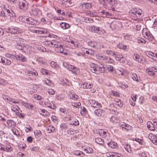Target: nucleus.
Returning <instances> with one entry per match:
<instances>
[{
  "label": "nucleus",
  "instance_id": "f257e3e1",
  "mask_svg": "<svg viewBox=\"0 0 157 157\" xmlns=\"http://www.w3.org/2000/svg\"><path fill=\"white\" fill-rule=\"evenodd\" d=\"M142 10L138 9H132L129 12V15L134 17H140L143 16Z\"/></svg>",
  "mask_w": 157,
  "mask_h": 157
},
{
  "label": "nucleus",
  "instance_id": "f03ea898",
  "mask_svg": "<svg viewBox=\"0 0 157 157\" xmlns=\"http://www.w3.org/2000/svg\"><path fill=\"white\" fill-rule=\"evenodd\" d=\"M89 30L92 32H94L99 34H103L104 31L100 27L94 26H91Z\"/></svg>",
  "mask_w": 157,
  "mask_h": 157
},
{
  "label": "nucleus",
  "instance_id": "7ed1b4c3",
  "mask_svg": "<svg viewBox=\"0 0 157 157\" xmlns=\"http://www.w3.org/2000/svg\"><path fill=\"white\" fill-rule=\"evenodd\" d=\"M6 30V32L11 34H18L21 32L19 29L15 27L8 28Z\"/></svg>",
  "mask_w": 157,
  "mask_h": 157
},
{
  "label": "nucleus",
  "instance_id": "20e7f679",
  "mask_svg": "<svg viewBox=\"0 0 157 157\" xmlns=\"http://www.w3.org/2000/svg\"><path fill=\"white\" fill-rule=\"evenodd\" d=\"M67 68H68L69 70L71 71L72 73L75 75L79 74L80 72V70L79 68L70 64L67 65Z\"/></svg>",
  "mask_w": 157,
  "mask_h": 157
},
{
  "label": "nucleus",
  "instance_id": "39448f33",
  "mask_svg": "<svg viewBox=\"0 0 157 157\" xmlns=\"http://www.w3.org/2000/svg\"><path fill=\"white\" fill-rule=\"evenodd\" d=\"M27 24L33 25H38L39 22L35 18H33L31 17H28Z\"/></svg>",
  "mask_w": 157,
  "mask_h": 157
},
{
  "label": "nucleus",
  "instance_id": "423d86ee",
  "mask_svg": "<svg viewBox=\"0 0 157 157\" xmlns=\"http://www.w3.org/2000/svg\"><path fill=\"white\" fill-rule=\"evenodd\" d=\"M27 2L25 0H21L19 3L18 8L19 9L24 10L26 8Z\"/></svg>",
  "mask_w": 157,
  "mask_h": 157
},
{
  "label": "nucleus",
  "instance_id": "0eeeda50",
  "mask_svg": "<svg viewBox=\"0 0 157 157\" xmlns=\"http://www.w3.org/2000/svg\"><path fill=\"white\" fill-rule=\"evenodd\" d=\"M0 149L1 150H3L7 151H11L13 150V148L11 147V146L8 144H7L6 145H0Z\"/></svg>",
  "mask_w": 157,
  "mask_h": 157
},
{
  "label": "nucleus",
  "instance_id": "6e6552de",
  "mask_svg": "<svg viewBox=\"0 0 157 157\" xmlns=\"http://www.w3.org/2000/svg\"><path fill=\"white\" fill-rule=\"evenodd\" d=\"M10 39L13 41H15L16 42L17 44L20 43L21 41L23 42L24 39L22 38L16 36H11L10 37Z\"/></svg>",
  "mask_w": 157,
  "mask_h": 157
},
{
  "label": "nucleus",
  "instance_id": "1a4fd4ad",
  "mask_svg": "<svg viewBox=\"0 0 157 157\" xmlns=\"http://www.w3.org/2000/svg\"><path fill=\"white\" fill-rule=\"evenodd\" d=\"M51 47H53L55 48H57L58 52L60 53H62L63 52V48L62 47V46L60 44L56 43L54 44V46H51Z\"/></svg>",
  "mask_w": 157,
  "mask_h": 157
},
{
  "label": "nucleus",
  "instance_id": "9d476101",
  "mask_svg": "<svg viewBox=\"0 0 157 157\" xmlns=\"http://www.w3.org/2000/svg\"><path fill=\"white\" fill-rule=\"evenodd\" d=\"M83 9H89L92 7V5L89 3H81L80 5Z\"/></svg>",
  "mask_w": 157,
  "mask_h": 157
},
{
  "label": "nucleus",
  "instance_id": "9b49d317",
  "mask_svg": "<svg viewBox=\"0 0 157 157\" xmlns=\"http://www.w3.org/2000/svg\"><path fill=\"white\" fill-rule=\"evenodd\" d=\"M1 62H2L3 65L9 66L11 64V61L6 58L5 57H2V58L1 59Z\"/></svg>",
  "mask_w": 157,
  "mask_h": 157
},
{
  "label": "nucleus",
  "instance_id": "f8f14e48",
  "mask_svg": "<svg viewBox=\"0 0 157 157\" xmlns=\"http://www.w3.org/2000/svg\"><path fill=\"white\" fill-rule=\"evenodd\" d=\"M44 104L45 106L52 109H54L56 108V106L52 102H48V101H45L44 102Z\"/></svg>",
  "mask_w": 157,
  "mask_h": 157
},
{
  "label": "nucleus",
  "instance_id": "ddd939ff",
  "mask_svg": "<svg viewBox=\"0 0 157 157\" xmlns=\"http://www.w3.org/2000/svg\"><path fill=\"white\" fill-rule=\"evenodd\" d=\"M16 60H21L24 62L27 60V58L21 54H19L18 55H16Z\"/></svg>",
  "mask_w": 157,
  "mask_h": 157
},
{
  "label": "nucleus",
  "instance_id": "4468645a",
  "mask_svg": "<svg viewBox=\"0 0 157 157\" xmlns=\"http://www.w3.org/2000/svg\"><path fill=\"white\" fill-rule=\"evenodd\" d=\"M97 71L96 73L100 72L103 73L105 71L104 67L101 64L97 65V67H96Z\"/></svg>",
  "mask_w": 157,
  "mask_h": 157
},
{
  "label": "nucleus",
  "instance_id": "2eb2a0df",
  "mask_svg": "<svg viewBox=\"0 0 157 157\" xmlns=\"http://www.w3.org/2000/svg\"><path fill=\"white\" fill-rule=\"evenodd\" d=\"M71 0H62V5L65 6L66 7L69 6L71 4Z\"/></svg>",
  "mask_w": 157,
  "mask_h": 157
},
{
  "label": "nucleus",
  "instance_id": "dca6fc26",
  "mask_svg": "<svg viewBox=\"0 0 157 157\" xmlns=\"http://www.w3.org/2000/svg\"><path fill=\"white\" fill-rule=\"evenodd\" d=\"M145 37L146 39L148 40L149 41H151L154 38L152 35L150 33V32L148 31L145 32Z\"/></svg>",
  "mask_w": 157,
  "mask_h": 157
},
{
  "label": "nucleus",
  "instance_id": "f3484780",
  "mask_svg": "<svg viewBox=\"0 0 157 157\" xmlns=\"http://www.w3.org/2000/svg\"><path fill=\"white\" fill-rule=\"evenodd\" d=\"M107 156L109 157H123L121 154L115 152L110 153V154H108Z\"/></svg>",
  "mask_w": 157,
  "mask_h": 157
},
{
  "label": "nucleus",
  "instance_id": "a211bd4d",
  "mask_svg": "<svg viewBox=\"0 0 157 157\" xmlns=\"http://www.w3.org/2000/svg\"><path fill=\"white\" fill-rule=\"evenodd\" d=\"M81 50L84 53H86L88 54L92 55L93 53V52L91 50L88 49L87 48H81Z\"/></svg>",
  "mask_w": 157,
  "mask_h": 157
},
{
  "label": "nucleus",
  "instance_id": "6ab92c4d",
  "mask_svg": "<svg viewBox=\"0 0 157 157\" xmlns=\"http://www.w3.org/2000/svg\"><path fill=\"white\" fill-rule=\"evenodd\" d=\"M90 69L91 72L93 73H96L97 71L96 67H97V64L91 63L90 64Z\"/></svg>",
  "mask_w": 157,
  "mask_h": 157
},
{
  "label": "nucleus",
  "instance_id": "aec40b11",
  "mask_svg": "<svg viewBox=\"0 0 157 157\" xmlns=\"http://www.w3.org/2000/svg\"><path fill=\"white\" fill-rule=\"evenodd\" d=\"M110 6H116L117 4V0H104Z\"/></svg>",
  "mask_w": 157,
  "mask_h": 157
},
{
  "label": "nucleus",
  "instance_id": "412c9836",
  "mask_svg": "<svg viewBox=\"0 0 157 157\" xmlns=\"http://www.w3.org/2000/svg\"><path fill=\"white\" fill-rule=\"evenodd\" d=\"M69 43L71 44V45L75 47L79 48L81 47V45L76 41H74L72 40H71Z\"/></svg>",
  "mask_w": 157,
  "mask_h": 157
},
{
  "label": "nucleus",
  "instance_id": "4be33fe9",
  "mask_svg": "<svg viewBox=\"0 0 157 157\" xmlns=\"http://www.w3.org/2000/svg\"><path fill=\"white\" fill-rule=\"evenodd\" d=\"M104 112L103 110L99 109H95L94 111V113L96 116L100 117L102 115V114Z\"/></svg>",
  "mask_w": 157,
  "mask_h": 157
},
{
  "label": "nucleus",
  "instance_id": "5701e85b",
  "mask_svg": "<svg viewBox=\"0 0 157 157\" xmlns=\"http://www.w3.org/2000/svg\"><path fill=\"white\" fill-rule=\"evenodd\" d=\"M110 121L113 123H117L119 122V119L115 116H113L110 118Z\"/></svg>",
  "mask_w": 157,
  "mask_h": 157
},
{
  "label": "nucleus",
  "instance_id": "b1692460",
  "mask_svg": "<svg viewBox=\"0 0 157 157\" xmlns=\"http://www.w3.org/2000/svg\"><path fill=\"white\" fill-rule=\"evenodd\" d=\"M21 103L25 107L29 109H32L33 108V105L30 104V103L24 102L23 101H21Z\"/></svg>",
  "mask_w": 157,
  "mask_h": 157
},
{
  "label": "nucleus",
  "instance_id": "393cba45",
  "mask_svg": "<svg viewBox=\"0 0 157 157\" xmlns=\"http://www.w3.org/2000/svg\"><path fill=\"white\" fill-rule=\"evenodd\" d=\"M147 125L149 130L151 131H154L155 130V127L151 121H149L147 122Z\"/></svg>",
  "mask_w": 157,
  "mask_h": 157
},
{
  "label": "nucleus",
  "instance_id": "a878e982",
  "mask_svg": "<svg viewBox=\"0 0 157 157\" xmlns=\"http://www.w3.org/2000/svg\"><path fill=\"white\" fill-rule=\"evenodd\" d=\"M38 112L40 115L44 117L47 116V114L48 113L44 109H39L38 110Z\"/></svg>",
  "mask_w": 157,
  "mask_h": 157
},
{
  "label": "nucleus",
  "instance_id": "bb28decb",
  "mask_svg": "<svg viewBox=\"0 0 157 157\" xmlns=\"http://www.w3.org/2000/svg\"><path fill=\"white\" fill-rule=\"evenodd\" d=\"M152 70L151 67L148 69L146 70V72L150 76H156V74L153 71H152Z\"/></svg>",
  "mask_w": 157,
  "mask_h": 157
},
{
  "label": "nucleus",
  "instance_id": "cd10ccee",
  "mask_svg": "<svg viewBox=\"0 0 157 157\" xmlns=\"http://www.w3.org/2000/svg\"><path fill=\"white\" fill-rule=\"evenodd\" d=\"M60 26L61 28L64 29H68L70 27L69 24L64 22L61 23Z\"/></svg>",
  "mask_w": 157,
  "mask_h": 157
},
{
  "label": "nucleus",
  "instance_id": "c85d7f7f",
  "mask_svg": "<svg viewBox=\"0 0 157 157\" xmlns=\"http://www.w3.org/2000/svg\"><path fill=\"white\" fill-rule=\"evenodd\" d=\"M133 58L139 63L141 62L142 60V59L138 54H135L133 55Z\"/></svg>",
  "mask_w": 157,
  "mask_h": 157
},
{
  "label": "nucleus",
  "instance_id": "c756f323",
  "mask_svg": "<svg viewBox=\"0 0 157 157\" xmlns=\"http://www.w3.org/2000/svg\"><path fill=\"white\" fill-rule=\"evenodd\" d=\"M123 145L125 150L127 151L128 152L131 153V152L132 150L130 145L127 143L123 144Z\"/></svg>",
  "mask_w": 157,
  "mask_h": 157
},
{
  "label": "nucleus",
  "instance_id": "7c9ffc66",
  "mask_svg": "<svg viewBox=\"0 0 157 157\" xmlns=\"http://www.w3.org/2000/svg\"><path fill=\"white\" fill-rule=\"evenodd\" d=\"M25 73L26 75L29 76H31V75L36 76L38 74L36 72H34L30 70H27L25 72Z\"/></svg>",
  "mask_w": 157,
  "mask_h": 157
},
{
  "label": "nucleus",
  "instance_id": "2f4dec72",
  "mask_svg": "<svg viewBox=\"0 0 157 157\" xmlns=\"http://www.w3.org/2000/svg\"><path fill=\"white\" fill-rule=\"evenodd\" d=\"M8 15L10 17H14L15 16V13L11 10L6 9Z\"/></svg>",
  "mask_w": 157,
  "mask_h": 157
},
{
  "label": "nucleus",
  "instance_id": "473e14b6",
  "mask_svg": "<svg viewBox=\"0 0 157 157\" xmlns=\"http://www.w3.org/2000/svg\"><path fill=\"white\" fill-rule=\"evenodd\" d=\"M6 15L4 11L2 10L0 12V19L1 20L4 21L6 19Z\"/></svg>",
  "mask_w": 157,
  "mask_h": 157
},
{
  "label": "nucleus",
  "instance_id": "72a5a7b5",
  "mask_svg": "<svg viewBox=\"0 0 157 157\" xmlns=\"http://www.w3.org/2000/svg\"><path fill=\"white\" fill-rule=\"evenodd\" d=\"M28 17L25 16H21L19 17V20L24 23L27 24Z\"/></svg>",
  "mask_w": 157,
  "mask_h": 157
},
{
  "label": "nucleus",
  "instance_id": "f704fd0d",
  "mask_svg": "<svg viewBox=\"0 0 157 157\" xmlns=\"http://www.w3.org/2000/svg\"><path fill=\"white\" fill-rule=\"evenodd\" d=\"M7 124L10 126L14 127L15 125V122L13 120H9L7 121Z\"/></svg>",
  "mask_w": 157,
  "mask_h": 157
},
{
  "label": "nucleus",
  "instance_id": "c9c22d12",
  "mask_svg": "<svg viewBox=\"0 0 157 157\" xmlns=\"http://www.w3.org/2000/svg\"><path fill=\"white\" fill-rule=\"evenodd\" d=\"M55 130V128L52 125H49L47 129V131L48 133L54 132Z\"/></svg>",
  "mask_w": 157,
  "mask_h": 157
},
{
  "label": "nucleus",
  "instance_id": "e433bc0d",
  "mask_svg": "<svg viewBox=\"0 0 157 157\" xmlns=\"http://www.w3.org/2000/svg\"><path fill=\"white\" fill-rule=\"evenodd\" d=\"M95 142L100 145H103L104 141L103 140L100 138H98L95 139Z\"/></svg>",
  "mask_w": 157,
  "mask_h": 157
},
{
  "label": "nucleus",
  "instance_id": "4c0bfd02",
  "mask_svg": "<svg viewBox=\"0 0 157 157\" xmlns=\"http://www.w3.org/2000/svg\"><path fill=\"white\" fill-rule=\"evenodd\" d=\"M132 77L133 80L136 81L137 82H139V79H140L139 76H137L135 73H133L132 74Z\"/></svg>",
  "mask_w": 157,
  "mask_h": 157
},
{
  "label": "nucleus",
  "instance_id": "58836bf2",
  "mask_svg": "<svg viewBox=\"0 0 157 157\" xmlns=\"http://www.w3.org/2000/svg\"><path fill=\"white\" fill-rule=\"evenodd\" d=\"M107 144L109 146L112 148H115L117 145V143L114 142H110L108 143Z\"/></svg>",
  "mask_w": 157,
  "mask_h": 157
},
{
  "label": "nucleus",
  "instance_id": "ea45409f",
  "mask_svg": "<svg viewBox=\"0 0 157 157\" xmlns=\"http://www.w3.org/2000/svg\"><path fill=\"white\" fill-rule=\"evenodd\" d=\"M88 45L93 48L96 47L98 45V43L97 42L91 41L88 43Z\"/></svg>",
  "mask_w": 157,
  "mask_h": 157
},
{
  "label": "nucleus",
  "instance_id": "a19ab883",
  "mask_svg": "<svg viewBox=\"0 0 157 157\" xmlns=\"http://www.w3.org/2000/svg\"><path fill=\"white\" fill-rule=\"evenodd\" d=\"M98 132L97 133H99L100 136L102 137H105V135L106 134V132L104 131L102 129H100L98 131Z\"/></svg>",
  "mask_w": 157,
  "mask_h": 157
},
{
  "label": "nucleus",
  "instance_id": "79ce46f5",
  "mask_svg": "<svg viewBox=\"0 0 157 157\" xmlns=\"http://www.w3.org/2000/svg\"><path fill=\"white\" fill-rule=\"evenodd\" d=\"M16 47L18 50H22L24 48L23 45L21 42L20 43L17 44Z\"/></svg>",
  "mask_w": 157,
  "mask_h": 157
},
{
  "label": "nucleus",
  "instance_id": "37998d69",
  "mask_svg": "<svg viewBox=\"0 0 157 157\" xmlns=\"http://www.w3.org/2000/svg\"><path fill=\"white\" fill-rule=\"evenodd\" d=\"M105 59V62H107L108 63H111L114 62V60L112 59L110 57L106 56L105 57H104Z\"/></svg>",
  "mask_w": 157,
  "mask_h": 157
},
{
  "label": "nucleus",
  "instance_id": "c03bdc74",
  "mask_svg": "<svg viewBox=\"0 0 157 157\" xmlns=\"http://www.w3.org/2000/svg\"><path fill=\"white\" fill-rule=\"evenodd\" d=\"M123 58H124V57L122 55L117 54L115 57L116 60L119 61H120L121 59Z\"/></svg>",
  "mask_w": 157,
  "mask_h": 157
},
{
  "label": "nucleus",
  "instance_id": "a18cd8bd",
  "mask_svg": "<svg viewBox=\"0 0 157 157\" xmlns=\"http://www.w3.org/2000/svg\"><path fill=\"white\" fill-rule=\"evenodd\" d=\"M55 10L59 14H60L63 15L65 16V12L64 10H61L60 9H58L57 10L56 8L55 9Z\"/></svg>",
  "mask_w": 157,
  "mask_h": 157
},
{
  "label": "nucleus",
  "instance_id": "49530a36",
  "mask_svg": "<svg viewBox=\"0 0 157 157\" xmlns=\"http://www.w3.org/2000/svg\"><path fill=\"white\" fill-rule=\"evenodd\" d=\"M117 47L120 49H122L123 50H125L127 48V46L126 45H124L122 43H120L117 45Z\"/></svg>",
  "mask_w": 157,
  "mask_h": 157
},
{
  "label": "nucleus",
  "instance_id": "de8ad7c7",
  "mask_svg": "<svg viewBox=\"0 0 157 157\" xmlns=\"http://www.w3.org/2000/svg\"><path fill=\"white\" fill-rule=\"evenodd\" d=\"M11 110L13 112H16L19 109V108L18 106L16 105H12L11 108Z\"/></svg>",
  "mask_w": 157,
  "mask_h": 157
},
{
  "label": "nucleus",
  "instance_id": "09e8293b",
  "mask_svg": "<svg viewBox=\"0 0 157 157\" xmlns=\"http://www.w3.org/2000/svg\"><path fill=\"white\" fill-rule=\"evenodd\" d=\"M35 135H36L38 137H40L41 136L42 133L40 131L38 130H36L34 132Z\"/></svg>",
  "mask_w": 157,
  "mask_h": 157
},
{
  "label": "nucleus",
  "instance_id": "8fccbe9b",
  "mask_svg": "<svg viewBox=\"0 0 157 157\" xmlns=\"http://www.w3.org/2000/svg\"><path fill=\"white\" fill-rule=\"evenodd\" d=\"M84 151H85L87 153H92L93 151V149L89 147H87L86 148H85Z\"/></svg>",
  "mask_w": 157,
  "mask_h": 157
},
{
  "label": "nucleus",
  "instance_id": "3c124183",
  "mask_svg": "<svg viewBox=\"0 0 157 157\" xmlns=\"http://www.w3.org/2000/svg\"><path fill=\"white\" fill-rule=\"evenodd\" d=\"M12 131L13 133L16 136H18L20 135L17 129L13 128L12 129Z\"/></svg>",
  "mask_w": 157,
  "mask_h": 157
},
{
  "label": "nucleus",
  "instance_id": "603ef678",
  "mask_svg": "<svg viewBox=\"0 0 157 157\" xmlns=\"http://www.w3.org/2000/svg\"><path fill=\"white\" fill-rule=\"evenodd\" d=\"M84 21L86 23H92L93 21V20L91 18H86L84 19Z\"/></svg>",
  "mask_w": 157,
  "mask_h": 157
},
{
  "label": "nucleus",
  "instance_id": "864d4df0",
  "mask_svg": "<svg viewBox=\"0 0 157 157\" xmlns=\"http://www.w3.org/2000/svg\"><path fill=\"white\" fill-rule=\"evenodd\" d=\"M40 71L43 75H48V74L49 71L48 70L41 68Z\"/></svg>",
  "mask_w": 157,
  "mask_h": 157
},
{
  "label": "nucleus",
  "instance_id": "5fc2aeb1",
  "mask_svg": "<svg viewBox=\"0 0 157 157\" xmlns=\"http://www.w3.org/2000/svg\"><path fill=\"white\" fill-rule=\"evenodd\" d=\"M146 55L149 57V58L154 59L153 58H152V54H153V52H150V51H147L146 52Z\"/></svg>",
  "mask_w": 157,
  "mask_h": 157
},
{
  "label": "nucleus",
  "instance_id": "6e6d98bb",
  "mask_svg": "<svg viewBox=\"0 0 157 157\" xmlns=\"http://www.w3.org/2000/svg\"><path fill=\"white\" fill-rule=\"evenodd\" d=\"M116 24L117 23L116 22H113L110 25V27L113 29H117V27L116 26Z\"/></svg>",
  "mask_w": 157,
  "mask_h": 157
},
{
  "label": "nucleus",
  "instance_id": "4d7b16f0",
  "mask_svg": "<svg viewBox=\"0 0 157 157\" xmlns=\"http://www.w3.org/2000/svg\"><path fill=\"white\" fill-rule=\"evenodd\" d=\"M70 98L74 99V100L77 99L78 97V96L75 94H71L70 95Z\"/></svg>",
  "mask_w": 157,
  "mask_h": 157
},
{
  "label": "nucleus",
  "instance_id": "13d9d810",
  "mask_svg": "<svg viewBox=\"0 0 157 157\" xmlns=\"http://www.w3.org/2000/svg\"><path fill=\"white\" fill-rule=\"evenodd\" d=\"M52 120L55 123H57L58 118L56 116H53L51 117Z\"/></svg>",
  "mask_w": 157,
  "mask_h": 157
},
{
  "label": "nucleus",
  "instance_id": "bf43d9fd",
  "mask_svg": "<svg viewBox=\"0 0 157 157\" xmlns=\"http://www.w3.org/2000/svg\"><path fill=\"white\" fill-rule=\"evenodd\" d=\"M124 128H125V129L127 131H129L132 130V127L128 124H126Z\"/></svg>",
  "mask_w": 157,
  "mask_h": 157
},
{
  "label": "nucleus",
  "instance_id": "052dcab7",
  "mask_svg": "<svg viewBox=\"0 0 157 157\" xmlns=\"http://www.w3.org/2000/svg\"><path fill=\"white\" fill-rule=\"evenodd\" d=\"M68 126L65 123H62L60 125V128L61 129L67 128Z\"/></svg>",
  "mask_w": 157,
  "mask_h": 157
},
{
  "label": "nucleus",
  "instance_id": "680f3d73",
  "mask_svg": "<svg viewBox=\"0 0 157 157\" xmlns=\"http://www.w3.org/2000/svg\"><path fill=\"white\" fill-rule=\"evenodd\" d=\"M88 13L90 14V16L93 17H95L97 15V14L96 12L91 11H89Z\"/></svg>",
  "mask_w": 157,
  "mask_h": 157
},
{
  "label": "nucleus",
  "instance_id": "e2e57ef3",
  "mask_svg": "<svg viewBox=\"0 0 157 157\" xmlns=\"http://www.w3.org/2000/svg\"><path fill=\"white\" fill-rule=\"evenodd\" d=\"M151 141L153 144H157V137L155 136H153V138Z\"/></svg>",
  "mask_w": 157,
  "mask_h": 157
},
{
  "label": "nucleus",
  "instance_id": "0e129e2a",
  "mask_svg": "<svg viewBox=\"0 0 157 157\" xmlns=\"http://www.w3.org/2000/svg\"><path fill=\"white\" fill-rule=\"evenodd\" d=\"M111 94L116 97H118L119 96V94L118 92L115 91H112Z\"/></svg>",
  "mask_w": 157,
  "mask_h": 157
},
{
  "label": "nucleus",
  "instance_id": "69168bd1",
  "mask_svg": "<svg viewBox=\"0 0 157 157\" xmlns=\"http://www.w3.org/2000/svg\"><path fill=\"white\" fill-rule=\"evenodd\" d=\"M28 29L29 31L37 33L38 31L36 30H35L34 27H31L29 28Z\"/></svg>",
  "mask_w": 157,
  "mask_h": 157
},
{
  "label": "nucleus",
  "instance_id": "338daca9",
  "mask_svg": "<svg viewBox=\"0 0 157 157\" xmlns=\"http://www.w3.org/2000/svg\"><path fill=\"white\" fill-rule=\"evenodd\" d=\"M97 58L99 59H100L101 60H103L104 61H105V59L104 57H105L106 56H102L101 55H97L96 56Z\"/></svg>",
  "mask_w": 157,
  "mask_h": 157
},
{
  "label": "nucleus",
  "instance_id": "774afa93",
  "mask_svg": "<svg viewBox=\"0 0 157 157\" xmlns=\"http://www.w3.org/2000/svg\"><path fill=\"white\" fill-rule=\"evenodd\" d=\"M17 156V157H25L24 154L21 152L18 153Z\"/></svg>",
  "mask_w": 157,
  "mask_h": 157
}]
</instances>
